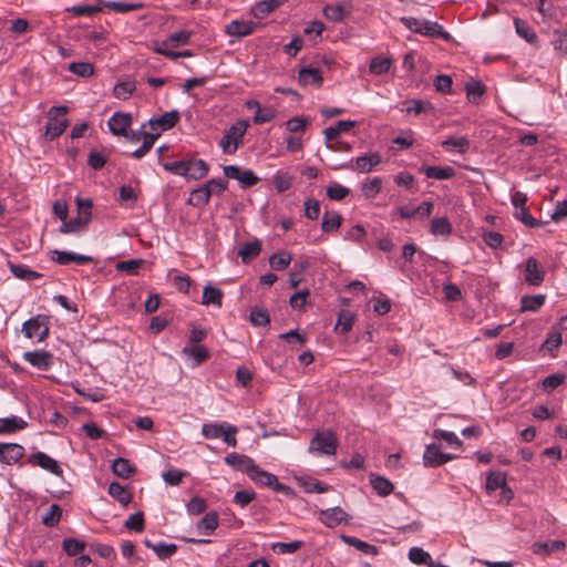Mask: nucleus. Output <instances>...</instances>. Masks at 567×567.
Listing matches in <instances>:
<instances>
[{
	"instance_id": "nucleus-21",
	"label": "nucleus",
	"mask_w": 567,
	"mask_h": 567,
	"mask_svg": "<svg viewBox=\"0 0 567 567\" xmlns=\"http://www.w3.org/2000/svg\"><path fill=\"white\" fill-rule=\"evenodd\" d=\"M208 165L204 159H187L188 179H202L208 174Z\"/></svg>"
},
{
	"instance_id": "nucleus-35",
	"label": "nucleus",
	"mask_w": 567,
	"mask_h": 567,
	"mask_svg": "<svg viewBox=\"0 0 567 567\" xmlns=\"http://www.w3.org/2000/svg\"><path fill=\"white\" fill-rule=\"evenodd\" d=\"M9 266H10V270L13 274V276L19 279L31 281V280L39 279L42 277V274L31 270L25 265H17V264L10 262Z\"/></svg>"
},
{
	"instance_id": "nucleus-2",
	"label": "nucleus",
	"mask_w": 567,
	"mask_h": 567,
	"mask_svg": "<svg viewBox=\"0 0 567 567\" xmlns=\"http://www.w3.org/2000/svg\"><path fill=\"white\" fill-rule=\"evenodd\" d=\"M400 21L406 29L415 33L432 38H442L445 40L450 38V34L444 31L443 27L437 22L420 20L413 17H402Z\"/></svg>"
},
{
	"instance_id": "nucleus-58",
	"label": "nucleus",
	"mask_w": 567,
	"mask_h": 567,
	"mask_svg": "<svg viewBox=\"0 0 567 567\" xmlns=\"http://www.w3.org/2000/svg\"><path fill=\"white\" fill-rule=\"evenodd\" d=\"M382 179L380 177H374L362 185V193L365 198H374L377 194L381 190Z\"/></svg>"
},
{
	"instance_id": "nucleus-36",
	"label": "nucleus",
	"mask_w": 567,
	"mask_h": 567,
	"mask_svg": "<svg viewBox=\"0 0 567 567\" xmlns=\"http://www.w3.org/2000/svg\"><path fill=\"white\" fill-rule=\"evenodd\" d=\"M441 457L442 452L439 446L435 444H430L426 446L423 454V463L426 467H437L441 466Z\"/></svg>"
},
{
	"instance_id": "nucleus-49",
	"label": "nucleus",
	"mask_w": 567,
	"mask_h": 567,
	"mask_svg": "<svg viewBox=\"0 0 567 567\" xmlns=\"http://www.w3.org/2000/svg\"><path fill=\"white\" fill-rule=\"evenodd\" d=\"M62 516V508L58 504H52L48 513L42 517V523L47 527H54L59 524Z\"/></svg>"
},
{
	"instance_id": "nucleus-6",
	"label": "nucleus",
	"mask_w": 567,
	"mask_h": 567,
	"mask_svg": "<svg viewBox=\"0 0 567 567\" xmlns=\"http://www.w3.org/2000/svg\"><path fill=\"white\" fill-rule=\"evenodd\" d=\"M248 477L256 484L271 488L275 492L288 495L291 488L278 481V477L261 470L256 463Z\"/></svg>"
},
{
	"instance_id": "nucleus-18",
	"label": "nucleus",
	"mask_w": 567,
	"mask_h": 567,
	"mask_svg": "<svg viewBox=\"0 0 567 567\" xmlns=\"http://www.w3.org/2000/svg\"><path fill=\"white\" fill-rule=\"evenodd\" d=\"M132 116L128 113L116 112L109 120V128L112 134L127 136V128L131 126Z\"/></svg>"
},
{
	"instance_id": "nucleus-43",
	"label": "nucleus",
	"mask_w": 567,
	"mask_h": 567,
	"mask_svg": "<svg viewBox=\"0 0 567 567\" xmlns=\"http://www.w3.org/2000/svg\"><path fill=\"white\" fill-rule=\"evenodd\" d=\"M182 352L193 358L195 364H199L208 358V350L205 347L198 344H187L184 347Z\"/></svg>"
},
{
	"instance_id": "nucleus-1",
	"label": "nucleus",
	"mask_w": 567,
	"mask_h": 567,
	"mask_svg": "<svg viewBox=\"0 0 567 567\" xmlns=\"http://www.w3.org/2000/svg\"><path fill=\"white\" fill-rule=\"evenodd\" d=\"M141 297L142 286L137 280L123 284L116 293L118 309L125 313L138 312L142 307Z\"/></svg>"
},
{
	"instance_id": "nucleus-44",
	"label": "nucleus",
	"mask_w": 567,
	"mask_h": 567,
	"mask_svg": "<svg viewBox=\"0 0 567 567\" xmlns=\"http://www.w3.org/2000/svg\"><path fill=\"white\" fill-rule=\"evenodd\" d=\"M109 494L124 506H126L132 498L131 493L117 482L110 484Z\"/></svg>"
},
{
	"instance_id": "nucleus-40",
	"label": "nucleus",
	"mask_w": 567,
	"mask_h": 567,
	"mask_svg": "<svg viewBox=\"0 0 567 567\" xmlns=\"http://www.w3.org/2000/svg\"><path fill=\"white\" fill-rule=\"evenodd\" d=\"M260 250H261L260 241L254 240V241L244 244L239 248L238 255L241 257V260L244 262H247L248 260L257 257L260 254Z\"/></svg>"
},
{
	"instance_id": "nucleus-64",
	"label": "nucleus",
	"mask_w": 567,
	"mask_h": 567,
	"mask_svg": "<svg viewBox=\"0 0 567 567\" xmlns=\"http://www.w3.org/2000/svg\"><path fill=\"white\" fill-rule=\"evenodd\" d=\"M349 193L350 189L340 184H333L326 189L327 196L332 200H341L347 197Z\"/></svg>"
},
{
	"instance_id": "nucleus-57",
	"label": "nucleus",
	"mask_w": 567,
	"mask_h": 567,
	"mask_svg": "<svg viewBox=\"0 0 567 567\" xmlns=\"http://www.w3.org/2000/svg\"><path fill=\"white\" fill-rule=\"evenodd\" d=\"M62 548L69 556H76L85 548V543L75 538H65Z\"/></svg>"
},
{
	"instance_id": "nucleus-55",
	"label": "nucleus",
	"mask_w": 567,
	"mask_h": 567,
	"mask_svg": "<svg viewBox=\"0 0 567 567\" xmlns=\"http://www.w3.org/2000/svg\"><path fill=\"white\" fill-rule=\"evenodd\" d=\"M78 206V216L83 219L84 223H90L92 218V200L89 198H80L75 199Z\"/></svg>"
},
{
	"instance_id": "nucleus-11",
	"label": "nucleus",
	"mask_w": 567,
	"mask_h": 567,
	"mask_svg": "<svg viewBox=\"0 0 567 567\" xmlns=\"http://www.w3.org/2000/svg\"><path fill=\"white\" fill-rule=\"evenodd\" d=\"M178 120L179 113L173 110L162 114L161 116L150 118L148 125L151 131L155 132L157 135H161L162 132L174 127Z\"/></svg>"
},
{
	"instance_id": "nucleus-16",
	"label": "nucleus",
	"mask_w": 567,
	"mask_h": 567,
	"mask_svg": "<svg viewBox=\"0 0 567 567\" xmlns=\"http://www.w3.org/2000/svg\"><path fill=\"white\" fill-rule=\"evenodd\" d=\"M30 464L38 465L43 470L51 472L54 475L61 476L63 474L62 468L59 466L58 462L47 455L43 452H34L29 456Z\"/></svg>"
},
{
	"instance_id": "nucleus-22",
	"label": "nucleus",
	"mask_w": 567,
	"mask_h": 567,
	"mask_svg": "<svg viewBox=\"0 0 567 567\" xmlns=\"http://www.w3.org/2000/svg\"><path fill=\"white\" fill-rule=\"evenodd\" d=\"M284 2L285 0H261L252 7L251 13L257 19H264Z\"/></svg>"
},
{
	"instance_id": "nucleus-30",
	"label": "nucleus",
	"mask_w": 567,
	"mask_h": 567,
	"mask_svg": "<svg viewBox=\"0 0 567 567\" xmlns=\"http://www.w3.org/2000/svg\"><path fill=\"white\" fill-rule=\"evenodd\" d=\"M546 296L545 295H533V296H523L520 299V311L526 312H536L539 310L545 303Z\"/></svg>"
},
{
	"instance_id": "nucleus-48",
	"label": "nucleus",
	"mask_w": 567,
	"mask_h": 567,
	"mask_svg": "<svg viewBox=\"0 0 567 567\" xmlns=\"http://www.w3.org/2000/svg\"><path fill=\"white\" fill-rule=\"evenodd\" d=\"M431 233L447 236L452 233V225L446 217L434 218L431 220Z\"/></svg>"
},
{
	"instance_id": "nucleus-20",
	"label": "nucleus",
	"mask_w": 567,
	"mask_h": 567,
	"mask_svg": "<svg viewBox=\"0 0 567 567\" xmlns=\"http://www.w3.org/2000/svg\"><path fill=\"white\" fill-rule=\"evenodd\" d=\"M23 358L33 367L47 370L52 364L53 355L48 351H27Z\"/></svg>"
},
{
	"instance_id": "nucleus-17",
	"label": "nucleus",
	"mask_w": 567,
	"mask_h": 567,
	"mask_svg": "<svg viewBox=\"0 0 567 567\" xmlns=\"http://www.w3.org/2000/svg\"><path fill=\"white\" fill-rule=\"evenodd\" d=\"M224 461L234 470L246 473L247 476L255 465V461L250 456L235 452L226 455Z\"/></svg>"
},
{
	"instance_id": "nucleus-56",
	"label": "nucleus",
	"mask_w": 567,
	"mask_h": 567,
	"mask_svg": "<svg viewBox=\"0 0 567 567\" xmlns=\"http://www.w3.org/2000/svg\"><path fill=\"white\" fill-rule=\"evenodd\" d=\"M87 223H84L83 219L79 216L70 219L63 220V224L60 227V233L69 234V233H78L86 227Z\"/></svg>"
},
{
	"instance_id": "nucleus-62",
	"label": "nucleus",
	"mask_w": 567,
	"mask_h": 567,
	"mask_svg": "<svg viewBox=\"0 0 567 567\" xmlns=\"http://www.w3.org/2000/svg\"><path fill=\"white\" fill-rule=\"evenodd\" d=\"M433 436L437 440L445 441L449 445L460 447L462 446V441L457 437L454 432L445 431V430H434Z\"/></svg>"
},
{
	"instance_id": "nucleus-4",
	"label": "nucleus",
	"mask_w": 567,
	"mask_h": 567,
	"mask_svg": "<svg viewBox=\"0 0 567 567\" xmlns=\"http://www.w3.org/2000/svg\"><path fill=\"white\" fill-rule=\"evenodd\" d=\"M248 128V122L245 120L237 121L224 134L219 142V146L224 154H234L243 142L244 135Z\"/></svg>"
},
{
	"instance_id": "nucleus-63",
	"label": "nucleus",
	"mask_w": 567,
	"mask_h": 567,
	"mask_svg": "<svg viewBox=\"0 0 567 567\" xmlns=\"http://www.w3.org/2000/svg\"><path fill=\"white\" fill-rule=\"evenodd\" d=\"M164 168L172 174L186 177L187 159L167 162L164 164Z\"/></svg>"
},
{
	"instance_id": "nucleus-10",
	"label": "nucleus",
	"mask_w": 567,
	"mask_h": 567,
	"mask_svg": "<svg viewBox=\"0 0 567 567\" xmlns=\"http://www.w3.org/2000/svg\"><path fill=\"white\" fill-rule=\"evenodd\" d=\"M381 163V156L379 153H369L352 159L351 162L343 164L342 168L357 171L360 173H369Z\"/></svg>"
},
{
	"instance_id": "nucleus-15",
	"label": "nucleus",
	"mask_w": 567,
	"mask_h": 567,
	"mask_svg": "<svg viewBox=\"0 0 567 567\" xmlns=\"http://www.w3.org/2000/svg\"><path fill=\"white\" fill-rule=\"evenodd\" d=\"M545 278V270L539 262L529 257L525 262V281L530 286H539Z\"/></svg>"
},
{
	"instance_id": "nucleus-28",
	"label": "nucleus",
	"mask_w": 567,
	"mask_h": 567,
	"mask_svg": "<svg viewBox=\"0 0 567 567\" xmlns=\"http://www.w3.org/2000/svg\"><path fill=\"white\" fill-rule=\"evenodd\" d=\"M192 34L193 33L187 30L175 31L165 41H163L161 48L171 49L185 45L189 42Z\"/></svg>"
},
{
	"instance_id": "nucleus-37",
	"label": "nucleus",
	"mask_w": 567,
	"mask_h": 567,
	"mask_svg": "<svg viewBox=\"0 0 567 567\" xmlns=\"http://www.w3.org/2000/svg\"><path fill=\"white\" fill-rule=\"evenodd\" d=\"M514 25H515L516 33L520 38L525 39L528 43L536 42L537 34L535 33V31L530 28V25L526 21H524L519 18H515Z\"/></svg>"
},
{
	"instance_id": "nucleus-45",
	"label": "nucleus",
	"mask_w": 567,
	"mask_h": 567,
	"mask_svg": "<svg viewBox=\"0 0 567 567\" xmlns=\"http://www.w3.org/2000/svg\"><path fill=\"white\" fill-rule=\"evenodd\" d=\"M346 8L341 3H330L323 8V14L328 20L340 22L346 17Z\"/></svg>"
},
{
	"instance_id": "nucleus-31",
	"label": "nucleus",
	"mask_w": 567,
	"mask_h": 567,
	"mask_svg": "<svg viewBox=\"0 0 567 567\" xmlns=\"http://www.w3.org/2000/svg\"><path fill=\"white\" fill-rule=\"evenodd\" d=\"M441 146L446 151H455L460 154H464L470 148V141L465 136H452L443 141Z\"/></svg>"
},
{
	"instance_id": "nucleus-50",
	"label": "nucleus",
	"mask_w": 567,
	"mask_h": 567,
	"mask_svg": "<svg viewBox=\"0 0 567 567\" xmlns=\"http://www.w3.org/2000/svg\"><path fill=\"white\" fill-rule=\"evenodd\" d=\"M409 559L412 563L417 564V565H429L430 566L433 563L431 555L420 547L410 548Z\"/></svg>"
},
{
	"instance_id": "nucleus-9",
	"label": "nucleus",
	"mask_w": 567,
	"mask_h": 567,
	"mask_svg": "<svg viewBox=\"0 0 567 567\" xmlns=\"http://www.w3.org/2000/svg\"><path fill=\"white\" fill-rule=\"evenodd\" d=\"M223 171L227 178L236 179L244 188L255 186L260 181L251 169L237 165H227Z\"/></svg>"
},
{
	"instance_id": "nucleus-33",
	"label": "nucleus",
	"mask_w": 567,
	"mask_h": 567,
	"mask_svg": "<svg viewBox=\"0 0 567 567\" xmlns=\"http://www.w3.org/2000/svg\"><path fill=\"white\" fill-rule=\"evenodd\" d=\"M370 484L381 496H386L393 491V484L388 478L377 474H370Z\"/></svg>"
},
{
	"instance_id": "nucleus-41",
	"label": "nucleus",
	"mask_w": 567,
	"mask_h": 567,
	"mask_svg": "<svg viewBox=\"0 0 567 567\" xmlns=\"http://www.w3.org/2000/svg\"><path fill=\"white\" fill-rule=\"evenodd\" d=\"M341 539L346 544L355 547L358 550L364 553L365 555H377L378 553V548L374 545L368 544L359 538L342 535Z\"/></svg>"
},
{
	"instance_id": "nucleus-51",
	"label": "nucleus",
	"mask_w": 567,
	"mask_h": 567,
	"mask_svg": "<svg viewBox=\"0 0 567 567\" xmlns=\"http://www.w3.org/2000/svg\"><path fill=\"white\" fill-rule=\"evenodd\" d=\"M303 545L302 540H293L290 543H274L271 549L277 554H293L299 550Z\"/></svg>"
},
{
	"instance_id": "nucleus-13",
	"label": "nucleus",
	"mask_w": 567,
	"mask_h": 567,
	"mask_svg": "<svg viewBox=\"0 0 567 567\" xmlns=\"http://www.w3.org/2000/svg\"><path fill=\"white\" fill-rule=\"evenodd\" d=\"M256 25L250 20H231L224 27V32L229 37L244 38L251 34Z\"/></svg>"
},
{
	"instance_id": "nucleus-54",
	"label": "nucleus",
	"mask_w": 567,
	"mask_h": 567,
	"mask_svg": "<svg viewBox=\"0 0 567 567\" xmlns=\"http://www.w3.org/2000/svg\"><path fill=\"white\" fill-rule=\"evenodd\" d=\"M353 322L354 316L349 311H342L339 313L334 330L347 333L352 329Z\"/></svg>"
},
{
	"instance_id": "nucleus-25",
	"label": "nucleus",
	"mask_w": 567,
	"mask_h": 567,
	"mask_svg": "<svg viewBox=\"0 0 567 567\" xmlns=\"http://www.w3.org/2000/svg\"><path fill=\"white\" fill-rule=\"evenodd\" d=\"M421 171L426 177L433 179H450L455 175V171L451 166H426L422 167Z\"/></svg>"
},
{
	"instance_id": "nucleus-5",
	"label": "nucleus",
	"mask_w": 567,
	"mask_h": 567,
	"mask_svg": "<svg viewBox=\"0 0 567 567\" xmlns=\"http://www.w3.org/2000/svg\"><path fill=\"white\" fill-rule=\"evenodd\" d=\"M68 111V106L64 105L52 106L49 110L50 121L45 125V136L48 140L53 141L65 132L69 121L66 118L59 120L58 116L66 114Z\"/></svg>"
},
{
	"instance_id": "nucleus-34",
	"label": "nucleus",
	"mask_w": 567,
	"mask_h": 567,
	"mask_svg": "<svg viewBox=\"0 0 567 567\" xmlns=\"http://www.w3.org/2000/svg\"><path fill=\"white\" fill-rule=\"evenodd\" d=\"M27 422L18 416L0 419V433H13L27 427Z\"/></svg>"
},
{
	"instance_id": "nucleus-61",
	"label": "nucleus",
	"mask_w": 567,
	"mask_h": 567,
	"mask_svg": "<svg viewBox=\"0 0 567 567\" xmlns=\"http://www.w3.org/2000/svg\"><path fill=\"white\" fill-rule=\"evenodd\" d=\"M115 268L117 271H125L127 275H137L138 269L142 268V259L118 261Z\"/></svg>"
},
{
	"instance_id": "nucleus-38",
	"label": "nucleus",
	"mask_w": 567,
	"mask_h": 567,
	"mask_svg": "<svg viewBox=\"0 0 567 567\" xmlns=\"http://www.w3.org/2000/svg\"><path fill=\"white\" fill-rule=\"evenodd\" d=\"M112 471L121 478H128L135 468L131 465L128 460L117 457L112 463Z\"/></svg>"
},
{
	"instance_id": "nucleus-23",
	"label": "nucleus",
	"mask_w": 567,
	"mask_h": 567,
	"mask_svg": "<svg viewBox=\"0 0 567 567\" xmlns=\"http://www.w3.org/2000/svg\"><path fill=\"white\" fill-rule=\"evenodd\" d=\"M354 126H355L354 121H350V120L339 121L336 123V125L324 128V131H323L324 140L327 142H330V141L337 138L342 133L350 132Z\"/></svg>"
},
{
	"instance_id": "nucleus-42",
	"label": "nucleus",
	"mask_w": 567,
	"mask_h": 567,
	"mask_svg": "<svg viewBox=\"0 0 567 567\" xmlns=\"http://www.w3.org/2000/svg\"><path fill=\"white\" fill-rule=\"evenodd\" d=\"M209 198V190H207V187L202 185L190 193L188 204H190L194 207H203L206 204H208Z\"/></svg>"
},
{
	"instance_id": "nucleus-8",
	"label": "nucleus",
	"mask_w": 567,
	"mask_h": 567,
	"mask_svg": "<svg viewBox=\"0 0 567 567\" xmlns=\"http://www.w3.org/2000/svg\"><path fill=\"white\" fill-rule=\"evenodd\" d=\"M22 332L29 339L37 338L39 342L43 341L49 336L48 317L35 316L22 326Z\"/></svg>"
},
{
	"instance_id": "nucleus-59",
	"label": "nucleus",
	"mask_w": 567,
	"mask_h": 567,
	"mask_svg": "<svg viewBox=\"0 0 567 567\" xmlns=\"http://www.w3.org/2000/svg\"><path fill=\"white\" fill-rule=\"evenodd\" d=\"M69 71L79 76L89 78L94 73V66L89 62H72Z\"/></svg>"
},
{
	"instance_id": "nucleus-32",
	"label": "nucleus",
	"mask_w": 567,
	"mask_h": 567,
	"mask_svg": "<svg viewBox=\"0 0 567 567\" xmlns=\"http://www.w3.org/2000/svg\"><path fill=\"white\" fill-rule=\"evenodd\" d=\"M342 216L339 213H324L321 221V230L330 234L337 231L342 225Z\"/></svg>"
},
{
	"instance_id": "nucleus-12",
	"label": "nucleus",
	"mask_w": 567,
	"mask_h": 567,
	"mask_svg": "<svg viewBox=\"0 0 567 567\" xmlns=\"http://www.w3.org/2000/svg\"><path fill=\"white\" fill-rule=\"evenodd\" d=\"M320 522L329 528H333L341 523H348L349 515L339 506L321 509L319 512Z\"/></svg>"
},
{
	"instance_id": "nucleus-14",
	"label": "nucleus",
	"mask_w": 567,
	"mask_h": 567,
	"mask_svg": "<svg viewBox=\"0 0 567 567\" xmlns=\"http://www.w3.org/2000/svg\"><path fill=\"white\" fill-rule=\"evenodd\" d=\"M485 487L488 493H492V492L501 488L503 497H505L506 499L512 498V491L507 486L506 475L504 473L489 472L486 477Z\"/></svg>"
},
{
	"instance_id": "nucleus-39",
	"label": "nucleus",
	"mask_w": 567,
	"mask_h": 567,
	"mask_svg": "<svg viewBox=\"0 0 567 567\" xmlns=\"http://www.w3.org/2000/svg\"><path fill=\"white\" fill-rule=\"evenodd\" d=\"M465 91L467 99L471 103L477 104L483 94L485 93V86L482 82L472 80L466 83Z\"/></svg>"
},
{
	"instance_id": "nucleus-27",
	"label": "nucleus",
	"mask_w": 567,
	"mask_h": 567,
	"mask_svg": "<svg viewBox=\"0 0 567 567\" xmlns=\"http://www.w3.org/2000/svg\"><path fill=\"white\" fill-rule=\"evenodd\" d=\"M218 527V514L216 512L207 513L197 524V530L206 536L212 535Z\"/></svg>"
},
{
	"instance_id": "nucleus-26",
	"label": "nucleus",
	"mask_w": 567,
	"mask_h": 567,
	"mask_svg": "<svg viewBox=\"0 0 567 567\" xmlns=\"http://www.w3.org/2000/svg\"><path fill=\"white\" fill-rule=\"evenodd\" d=\"M144 546L152 548L159 559L169 558L177 551V545L165 542L151 543L144 540Z\"/></svg>"
},
{
	"instance_id": "nucleus-52",
	"label": "nucleus",
	"mask_w": 567,
	"mask_h": 567,
	"mask_svg": "<svg viewBox=\"0 0 567 567\" xmlns=\"http://www.w3.org/2000/svg\"><path fill=\"white\" fill-rule=\"evenodd\" d=\"M291 259V254L281 251L274 254L269 259V264L276 270H284L289 266Z\"/></svg>"
},
{
	"instance_id": "nucleus-7",
	"label": "nucleus",
	"mask_w": 567,
	"mask_h": 567,
	"mask_svg": "<svg viewBox=\"0 0 567 567\" xmlns=\"http://www.w3.org/2000/svg\"><path fill=\"white\" fill-rule=\"evenodd\" d=\"M338 440L331 431L317 432L310 441L309 452L333 455L337 452Z\"/></svg>"
},
{
	"instance_id": "nucleus-19",
	"label": "nucleus",
	"mask_w": 567,
	"mask_h": 567,
	"mask_svg": "<svg viewBox=\"0 0 567 567\" xmlns=\"http://www.w3.org/2000/svg\"><path fill=\"white\" fill-rule=\"evenodd\" d=\"M24 455L23 446L17 443H0V462L16 464Z\"/></svg>"
},
{
	"instance_id": "nucleus-24",
	"label": "nucleus",
	"mask_w": 567,
	"mask_h": 567,
	"mask_svg": "<svg viewBox=\"0 0 567 567\" xmlns=\"http://www.w3.org/2000/svg\"><path fill=\"white\" fill-rule=\"evenodd\" d=\"M298 81L301 85H318L322 83V75L319 69L302 68L298 73Z\"/></svg>"
},
{
	"instance_id": "nucleus-60",
	"label": "nucleus",
	"mask_w": 567,
	"mask_h": 567,
	"mask_svg": "<svg viewBox=\"0 0 567 567\" xmlns=\"http://www.w3.org/2000/svg\"><path fill=\"white\" fill-rule=\"evenodd\" d=\"M565 542L563 540H550L546 543H536L534 545V553L539 554L542 551L548 554L551 551H558L565 548Z\"/></svg>"
},
{
	"instance_id": "nucleus-47",
	"label": "nucleus",
	"mask_w": 567,
	"mask_h": 567,
	"mask_svg": "<svg viewBox=\"0 0 567 567\" xmlns=\"http://www.w3.org/2000/svg\"><path fill=\"white\" fill-rule=\"evenodd\" d=\"M136 87V83L134 81H123L115 84L113 87V94L116 99L126 100L131 96L133 91Z\"/></svg>"
},
{
	"instance_id": "nucleus-53",
	"label": "nucleus",
	"mask_w": 567,
	"mask_h": 567,
	"mask_svg": "<svg viewBox=\"0 0 567 567\" xmlns=\"http://www.w3.org/2000/svg\"><path fill=\"white\" fill-rule=\"evenodd\" d=\"M309 124V118L305 116H295L286 123V130L290 133H303Z\"/></svg>"
},
{
	"instance_id": "nucleus-46",
	"label": "nucleus",
	"mask_w": 567,
	"mask_h": 567,
	"mask_svg": "<svg viewBox=\"0 0 567 567\" xmlns=\"http://www.w3.org/2000/svg\"><path fill=\"white\" fill-rule=\"evenodd\" d=\"M392 61L389 58L375 56L371 60L369 71L371 74L381 75L391 68Z\"/></svg>"
},
{
	"instance_id": "nucleus-3",
	"label": "nucleus",
	"mask_w": 567,
	"mask_h": 567,
	"mask_svg": "<svg viewBox=\"0 0 567 567\" xmlns=\"http://www.w3.org/2000/svg\"><path fill=\"white\" fill-rule=\"evenodd\" d=\"M237 432V427L227 422L205 423L202 426V434L205 439H223L227 445L233 447L237 446V439L235 436Z\"/></svg>"
},
{
	"instance_id": "nucleus-29",
	"label": "nucleus",
	"mask_w": 567,
	"mask_h": 567,
	"mask_svg": "<svg viewBox=\"0 0 567 567\" xmlns=\"http://www.w3.org/2000/svg\"><path fill=\"white\" fill-rule=\"evenodd\" d=\"M223 297L224 292L216 287H213L210 285H207L204 287L203 290V305H214L218 308H221L223 306Z\"/></svg>"
}]
</instances>
